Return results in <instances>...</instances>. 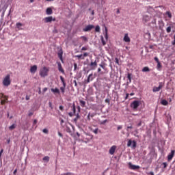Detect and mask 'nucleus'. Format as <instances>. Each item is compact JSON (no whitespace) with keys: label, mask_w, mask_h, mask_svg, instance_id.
Segmentation results:
<instances>
[{"label":"nucleus","mask_w":175,"mask_h":175,"mask_svg":"<svg viewBox=\"0 0 175 175\" xmlns=\"http://www.w3.org/2000/svg\"><path fill=\"white\" fill-rule=\"evenodd\" d=\"M11 84L10 75H6L3 79V85L5 87H8Z\"/></svg>","instance_id":"f257e3e1"},{"label":"nucleus","mask_w":175,"mask_h":175,"mask_svg":"<svg viewBox=\"0 0 175 175\" xmlns=\"http://www.w3.org/2000/svg\"><path fill=\"white\" fill-rule=\"evenodd\" d=\"M49 70L46 67H44L40 70V75L41 77H44L48 75Z\"/></svg>","instance_id":"f03ea898"},{"label":"nucleus","mask_w":175,"mask_h":175,"mask_svg":"<svg viewBox=\"0 0 175 175\" xmlns=\"http://www.w3.org/2000/svg\"><path fill=\"white\" fill-rule=\"evenodd\" d=\"M127 146L129 147L131 146V148H133L135 149L137 146V142L136 141H132V140H129L128 142H127Z\"/></svg>","instance_id":"7ed1b4c3"},{"label":"nucleus","mask_w":175,"mask_h":175,"mask_svg":"<svg viewBox=\"0 0 175 175\" xmlns=\"http://www.w3.org/2000/svg\"><path fill=\"white\" fill-rule=\"evenodd\" d=\"M3 98L1 101V104L2 105H5L6 103H8V97L6 96H4L3 94H0V99Z\"/></svg>","instance_id":"20e7f679"},{"label":"nucleus","mask_w":175,"mask_h":175,"mask_svg":"<svg viewBox=\"0 0 175 175\" xmlns=\"http://www.w3.org/2000/svg\"><path fill=\"white\" fill-rule=\"evenodd\" d=\"M56 18L53 16H49L44 18V21L45 23H51L52 21H55Z\"/></svg>","instance_id":"39448f33"},{"label":"nucleus","mask_w":175,"mask_h":175,"mask_svg":"<svg viewBox=\"0 0 175 175\" xmlns=\"http://www.w3.org/2000/svg\"><path fill=\"white\" fill-rule=\"evenodd\" d=\"M151 18H152L151 16L147 14H144V16H142V22L144 23H147L150 21Z\"/></svg>","instance_id":"423d86ee"},{"label":"nucleus","mask_w":175,"mask_h":175,"mask_svg":"<svg viewBox=\"0 0 175 175\" xmlns=\"http://www.w3.org/2000/svg\"><path fill=\"white\" fill-rule=\"evenodd\" d=\"M139 105H140V102L138 100H135L133 103H131V108L134 109H137Z\"/></svg>","instance_id":"0eeeda50"},{"label":"nucleus","mask_w":175,"mask_h":175,"mask_svg":"<svg viewBox=\"0 0 175 175\" xmlns=\"http://www.w3.org/2000/svg\"><path fill=\"white\" fill-rule=\"evenodd\" d=\"M163 83H159V87H154L152 88V92H159L161 90V89L163 88Z\"/></svg>","instance_id":"6e6552de"},{"label":"nucleus","mask_w":175,"mask_h":175,"mask_svg":"<svg viewBox=\"0 0 175 175\" xmlns=\"http://www.w3.org/2000/svg\"><path fill=\"white\" fill-rule=\"evenodd\" d=\"M174 154H175V150H171L170 153L167 155V161H170L174 157Z\"/></svg>","instance_id":"1a4fd4ad"},{"label":"nucleus","mask_w":175,"mask_h":175,"mask_svg":"<svg viewBox=\"0 0 175 175\" xmlns=\"http://www.w3.org/2000/svg\"><path fill=\"white\" fill-rule=\"evenodd\" d=\"M89 54L88 53H85L83 55H78L75 57H77L79 59H85V57H88Z\"/></svg>","instance_id":"9d476101"},{"label":"nucleus","mask_w":175,"mask_h":175,"mask_svg":"<svg viewBox=\"0 0 175 175\" xmlns=\"http://www.w3.org/2000/svg\"><path fill=\"white\" fill-rule=\"evenodd\" d=\"M94 28V25H88L87 27H85V28L83 29V31H85V32L86 31H90Z\"/></svg>","instance_id":"9b49d317"},{"label":"nucleus","mask_w":175,"mask_h":175,"mask_svg":"<svg viewBox=\"0 0 175 175\" xmlns=\"http://www.w3.org/2000/svg\"><path fill=\"white\" fill-rule=\"evenodd\" d=\"M116 148H117L116 146H112V147H111V148H109V154L113 155L115 153Z\"/></svg>","instance_id":"f8f14e48"},{"label":"nucleus","mask_w":175,"mask_h":175,"mask_svg":"<svg viewBox=\"0 0 175 175\" xmlns=\"http://www.w3.org/2000/svg\"><path fill=\"white\" fill-rule=\"evenodd\" d=\"M129 167H130V169L132 170H137L139 169L140 167L139 165H133L131 163H129Z\"/></svg>","instance_id":"ddd939ff"},{"label":"nucleus","mask_w":175,"mask_h":175,"mask_svg":"<svg viewBox=\"0 0 175 175\" xmlns=\"http://www.w3.org/2000/svg\"><path fill=\"white\" fill-rule=\"evenodd\" d=\"M72 110H73V112H70L68 113V115L70 116V117H72L74 115H75L76 113V107H75V105L73 104L72 105Z\"/></svg>","instance_id":"4468645a"},{"label":"nucleus","mask_w":175,"mask_h":175,"mask_svg":"<svg viewBox=\"0 0 175 175\" xmlns=\"http://www.w3.org/2000/svg\"><path fill=\"white\" fill-rule=\"evenodd\" d=\"M98 64L97 62L96 61H94V62H91L90 64V66H91V70H95L96 68L97 67Z\"/></svg>","instance_id":"2eb2a0df"},{"label":"nucleus","mask_w":175,"mask_h":175,"mask_svg":"<svg viewBox=\"0 0 175 175\" xmlns=\"http://www.w3.org/2000/svg\"><path fill=\"white\" fill-rule=\"evenodd\" d=\"M123 41H124L126 42H131V39H130L128 33L124 34V38H123Z\"/></svg>","instance_id":"dca6fc26"},{"label":"nucleus","mask_w":175,"mask_h":175,"mask_svg":"<svg viewBox=\"0 0 175 175\" xmlns=\"http://www.w3.org/2000/svg\"><path fill=\"white\" fill-rule=\"evenodd\" d=\"M37 70H38L37 66H36V65H34V66H33L31 67L30 72H31V73H33V74H34V73L37 71Z\"/></svg>","instance_id":"f3484780"},{"label":"nucleus","mask_w":175,"mask_h":175,"mask_svg":"<svg viewBox=\"0 0 175 175\" xmlns=\"http://www.w3.org/2000/svg\"><path fill=\"white\" fill-rule=\"evenodd\" d=\"M58 69H59V70L61 72H62L63 74L65 73V71H64V70L63 69L62 66V64H61L60 62L58 63Z\"/></svg>","instance_id":"a211bd4d"},{"label":"nucleus","mask_w":175,"mask_h":175,"mask_svg":"<svg viewBox=\"0 0 175 175\" xmlns=\"http://www.w3.org/2000/svg\"><path fill=\"white\" fill-rule=\"evenodd\" d=\"M58 57L61 59L62 62H63V51L62 49H60V51L58 53Z\"/></svg>","instance_id":"6ab92c4d"},{"label":"nucleus","mask_w":175,"mask_h":175,"mask_svg":"<svg viewBox=\"0 0 175 175\" xmlns=\"http://www.w3.org/2000/svg\"><path fill=\"white\" fill-rule=\"evenodd\" d=\"M104 37H105V40L107 41L109 36H108V29L107 28L105 27V33H104Z\"/></svg>","instance_id":"aec40b11"},{"label":"nucleus","mask_w":175,"mask_h":175,"mask_svg":"<svg viewBox=\"0 0 175 175\" xmlns=\"http://www.w3.org/2000/svg\"><path fill=\"white\" fill-rule=\"evenodd\" d=\"M94 79V77H93V74H90L88 78V80H87V83H90V81H92V80Z\"/></svg>","instance_id":"412c9836"},{"label":"nucleus","mask_w":175,"mask_h":175,"mask_svg":"<svg viewBox=\"0 0 175 175\" xmlns=\"http://www.w3.org/2000/svg\"><path fill=\"white\" fill-rule=\"evenodd\" d=\"M53 14V10L51 8L46 9V14L51 15Z\"/></svg>","instance_id":"4be33fe9"},{"label":"nucleus","mask_w":175,"mask_h":175,"mask_svg":"<svg viewBox=\"0 0 175 175\" xmlns=\"http://www.w3.org/2000/svg\"><path fill=\"white\" fill-rule=\"evenodd\" d=\"M161 104L164 105V106H167L168 105V102L165 100V99H163L161 101Z\"/></svg>","instance_id":"5701e85b"},{"label":"nucleus","mask_w":175,"mask_h":175,"mask_svg":"<svg viewBox=\"0 0 175 175\" xmlns=\"http://www.w3.org/2000/svg\"><path fill=\"white\" fill-rule=\"evenodd\" d=\"M60 79H61V81H62V83H63V85H64L63 88H66V82H65L64 78L62 76H61V77H60Z\"/></svg>","instance_id":"b1692460"},{"label":"nucleus","mask_w":175,"mask_h":175,"mask_svg":"<svg viewBox=\"0 0 175 175\" xmlns=\"http://www.w3.org/2000/svg\"><path fill=\"white\" fill-rule=\"evenodd\" d=\"M80 102V105L82 107H85V101L83 100H79Z\"/></svg>","instance_id":"393cba45"},{"label":"nucleus","mask_w":175,"mask_h":175,"mask_svg":"<svg viewBox=\"0 0 175 175\" xmlns=\"http://www.w3.org/2000/svg\"><path fill=\"white\" fill-rule=\"evenodd\" d=\"M51 91L53 92V93H57V94H59L60 92H59V90L58 88H52L51 89Z\"/></svg>","instance_id":"a878e982"},{"label":"nucleus","mask_w":175,"mask_h":175,"mask_svg":"<svg viewBox=\"0 0 175 175\" xmlns=\"http://www.w3.org/2000/svg\"><path fill=\"white\" fill-rule=\"evenodd\" d=\"M172 25H170L168 27L166 28V32L167 33H170L171 32V30H172Z\"/></svg>","instance_id":"bb28decb"},{"label":"nucleus","mask_w":175,"mask_h":175,"mask_svg":"<svg viewBox=\"0 0 175 175\" xmlns=\"http://www.w3.org/2000/svg\"><path fill=\"white\" fill-rule=\"evenodd\" d=\"M100 38H101V42L103 43V46H105L106 44H107V42H105V40L103 36H101Z\"/></svg>","instance_id":"cd10ccee"},{"label":"nucleus","mask_w":175,"mask_h":175,"mask_svg":"<svg viewBox=\"0 0 175 175\" xmlns=\"http://www.w3.org/2000/svg\"><path fill=\"white\" fill-rule=\"evenodd\" d=\"M16 27H17L19 30H21V29H22L21 28V27L23 26V24L21 23H17L16 25Z\"/></svg>","instance_id":"c85d7f7f"},{"label":"nucleus","mask_w":175,"mask_h":175,"mask_svg":"<svg viewBox=\"0 0 175 175\" xmlns=\"http://www.w3.org/2000/svg\"><path fill=\"white\" fill-rule=\"evenodd\" d=\"M150 70L148 67H144V68H142V72H150Z\"/></svg>","instance_id":"c756f323"},{"label":"nucleus","mask_w":175,"mask_h":175,"mask_svg":"<svg viewBox=\"0 0 175 175\" xmlns=\"http://www.w3.org/2000/svg\"><path fill=\"white\" fill-rule=\"evenodd\" d=\"M165 15H167L169 18H171L172 17V15L170 12H166Z\"/></svg>","instance_id":"7c9ffc66"},{"label":"nucleus","mask_w":175,"mask_h":175,"mask_svg":"<svg viewBox=\"0 0 175 175\" xmlns=\"http://www.w3.org/2000/svg\"><path fill=\"white\" fill-rule=\"evenodd\" d=\"M131 74L129 73L127 74V79H129V83H131L132 82V80H131Z\"/></svg>","instance_id":"2f4dec72"},{"label":"nucleus","mask_w":175,"mask_h":175,"mask_svg":"<svg viewBox=\"0 0 175 175\" xmlns=\"http://www.w3.org/2000/svg\"><path fill=\"white\" fill-rule=\"evenodd\" d=\"M16 125L15 124H13L12 126L9 127L10 130H13L16 128Z\"/></svg>","instance_id":"473e14b6"},{"label":"nucleus","mask_w":175,"mask_h":175,"mask_svg":"<svg viewBox=\"0 0 175 175\" xmlns=\"http://www.w3.org/2000/svg\"><path fill=\"white\" fill-rule=\"evenodd\" d=\"M43 160L48 162V161H49L50 158H49V157L46 156V157H44L43 158Z\"/></svg>","instance_id":"72a5a7b5"},{"label":"nucleus","mask_w":175,"mask_h":175,"mask_svg":"<svg viewBox=\"0 0 175 175\" xmlns=\"http://www.w3.org/2000/svg\"><path fill=\"white\" fill-rule=\"evenodd\" d=\"M96 32H100V28L98 25L96 26Z\"/></svg>","instance_id":"f704fd0d"},{"label":"nucleus","mask_w":175,"mask_h":175,"mask_svg":"<svg viewBox=\"0 0 175 175\" xmlns=\"http://www.w3.org/2000/svg\"><path fill=\"white\" fill-rule=\"evenodd\" d=\"M157 69H160L161 68H162L161 62L157 63Z\"/></svg>","instance_id":"c9c22d12"},{"label":"nucleus","mask_w":175,"mask_h":175,"mask_svg":"<svg viewBox=\"0 0 175 175\" xmlns=\"http://www.w3.org/2000/svg\"><path fill=\"white\" fill-rule=\"evenodd\" d=\"M65 88H64V87H61V88H60V90H61V91H62V92L63 94H64V92H65Z\"/></svg>","instance_id":"e433bc0d"},{"label":"nucleus","mask_w":175,"mask_h":175,"mask_svg":"<svg viewBox=\"0 0 175 175\" xmlns=\"http://www.w3.org/2000/svg\"><path fill=\"white\" fill-rule=\"evenodd\" d=\"M90 116L92 118L94 116H93V115H91V113H90L88 114V120H91Z\"/></svg>","instance_id":"4c0bfd02"},{"label":"nucleus","mask_w":175,"mask_h":175,"mask_svg":"<svg viewBox=\"0 0 175 175\" xmlns=\"http://www.w3.org/2000/svg\"><path fill=\"white\" fill-rule=\"evenodd\" d=\"M154 60L157 63L160 62H159V58H158L157 57H154Z\"/></svg>","instance_id":"58836bf2"},{"label":"nucleus","mask_w":175,"mask_h":175,"mask_svg":"<svg viewBox=\"0 0 175 175\" xmlns=\"http://www.w3.org/2000/svg\"><path fill=\"white\" fill-rule=\"evenodd\" d=\"M33 114V111H29V113H28V116L30 117V116H31Z\"/></svg>","instance_id":"ea45409f"},{"label":"nucleus","mask_w":175,"mask_h":175,"mask_svg":"<svg viewBox=\"0 0 175 175\" xmlns=\"http://www.w3.org/2000/svg\"><path fill=\"white\" fill-rule=\"evenodd\" d=\"M43 133L48 134L49 133V131L46 129H43Z\"/></svg>","instance_id":"a19ab883"},{"label":"nucleus","mask_w":175,"mask_h":175,"mask_svg":"<svg viewBox=\"0 0 175 175\" xmlns=\"http://www.w3.org/2000/svg\"><path fill=\"white\" fill-rule=\"evenodd\" d=\"M81 50L82 51H87V50H88V46H84V47L82 48Z\"/></svg>","instance_id":"79ce46f5"},{"label":"nucleus","mask_w":175,"mask_h":175,"mask_svg":"<svg viewBox=\"0 0 175 175\" xmlns=\"http://www.w3.org/2000/svg\"><path fill=\"white\" fill-rule=\"evenodd\" d=\"M162 164H163L164 168H166V167H167V163L164 162V163H163Z\"/></svg>","instance_id":"37998d69"},{"label":"nucleus","mask_w":175,"mask_h":175,"mask_svg":"<svg viewBox=\"0 0 175 175\" xmlns=\"http://www.w3.org/2000/svg\"><path fill=\"white\" fill-rule=\"evenodd\" d=\"M98 129H94V131H93V133H94L95 134H98Z\"/></svg>","instance_id":"c03bdc74"},{"label":"nucleus","mask_w":175,"mask_h":175,"mask_svg":"<svg viewBox=\"0 0 175 175\" xmlns=\"http://www.w3.org/2000/svg\"><path fill=\"white\" fill-rule=\"evenodd\" d=\"M122 129V126H121V125L118 126V131H120Z\"/></svg>","instance_id":"a18cd8bd"},{"label":"nucleus","mask_w":175,"mask_h":175,"mask_svg":"<svg viewBox=\"0 0 175 175\" xmlns=\"http://www.w3.org/2000/svg\"><path fill=\"white\" fill-rule=\"evenodd\" d=\"M81 38L84 40V41H87L88 38L85 36H82Z\"/></svg>","instance_id":"49530a36"},{"label":"nucleus","mask_w":175,"mask_h":175,"mask_svg":"<svg viewBox=\"0 0 175 175\" xmlns=\"http://www.w3.org/2000/svg\"><path fill=\"white\" fill-rule=\"evenodd\" d=\"M107 122V120H105L101 122L100 124H105Z\"/></svg>","instance_id":"de8ad7c7"},{"label":"nucleus","mask_w":175,"mask_h":175,"mask_svg":"<svg viewBox=\"0 0 175 175\" xmlns=\"http://www.w3.org/2000/svg\"><path fill=\"white\" fill-rule=\"evenodd\" d=\"M142 124V121H139V123L137 124V126H140Z\"/></svg>","instance_id":"09e8293b"},{"label":"nucleus","mask_w":175,"mask_h":175,"mask_svg":"<svg viewBox=\"0 0 175 175\" xmlns=\"http://www.w3.org/2000/svg\"><path fill=\"white\" fill-rule=\"evenodd\" d=\"M129 94H126V98H124V100H127L129 98Z\"/></svg>","instance_id":"8fccbe9b"},{"label":"nucleus","mask_w":175,"mask_h":175,"mask_svg":"<svg viewBox=\"0 0 175 175\" xmlns=\"http://www.w3.org/2000/svg\"><path fill=\"white\" fill-rule=\"evenodd\" d=\"M75 115L77 116L76 118H78V119L80 118V116H79V113L77 114V113H75Z\"/></svg>","instance_id":"3c124183"},{"label":"nucleus","mask_w":175,"mask_h":175,"mask_svg":"<svg viewBox=\"0 0 175 175\" xmlns=\"http://www.w3.org/2000/svg\"><path fill=\"white\" fill-rule=\"evenodd\" d=\"M3 152V149H1V150L0 152V159H1V154H2Z\"/></svg>","instance_id":"603ef678"},{"label":"nucleus","mask_w":175,"mask_h":175,"mask_svg":"<svg viewBox=\"0 0 175 175\" xmlns=\"http://www.w3.org/2000/svg\"><path fill=\"white\" fill-rule=\"evenodd\" d=\"M37 122H38L37 120H33V125L36 124Z\"/></svg>","instance_id":"864d4df0"},{"label":"nucleus","mask_w":175,"mask_h":175,"mask_svg":"<svg viewBox=\"0 0 175 175\" xmlns=\"http://www.w3.org/2000/svg\"><path fill=\"white\" fill-rule=\"evenodd\" d=\"M59 109H60V110L63 111V110H64V107L61 105V106L59 107Z\"/></svg>","instance_id":"5fc2aeb1"},{"label":"nucleus","mask_w":175,"mask_h":175,"mask_svg":"<svg viewBox=\"0 0 175 175\" xmlns=\"http://www.w3.org/2000/svg\"><path fill=\"white\" fill-rule=\"evenodd\" d=\"M74 83H75V86H76V87H77V81H76V80H75V81H74Z\"/></svg>","instance_id":"6e6d98bb"},{"label":"nucleus","mask_w":175,"mask_h":175,"mask_svg":"<svg viewBox=\"0 0 175 175\" xmlns=\"http://www.w3.org/2000/svg\"><path fill=\"white\" fill-rule=\"evenodd\" d=\"M30 99V97L29 96H26V100H29Z\"/></svg>","instance_id":"4d7b16f0"},{"label":"nucleus","mask_w":175,"mask_h":175,"mask_svg":"<svg viewBox=\"0 0 175 175\" xmlns=\"http://www.w3.org/2000/svg\"><path fill=\"white\" fill-rule=\"evenodd\" d=\"M58 135H59V136H60L62 137H63V135L60 132L58 133Z\"/></svg>","instance_id":"13d9d810"},{"label":"nucleus","mask_w":175,"mask_h":175,"mask_svg":"<svg viewBox=\"0 0 175 175\" xmlns=\"http://www.w3.org/2000/svg\"><path fill=\"white\" fill-rule=\"evenodd\" d=\"M49 107H50L51 109H53L52 103H51V102L49 103Z\"/></svg>","instance_id":"bf43d9fd"},{"label":"nucleus","mask_w":175,"mask_h":175,"mask_svg":"<svg viewBox=\"0 0 175 175\" xmlns=\"http://www.w3.org/2000/svg\"><path fill=\"white\" fill-rule=\"evenodd\" d=\"M47 90H48V89H47L46 88H45L43 89V92H45L47 91Z\"/></svg>","instance_id":"052dcab7"},{"label":"nucleus","mask_w":175,"mask_h":175,"mask_svg":"<svg viewBox=\"0 0 175 175\" xmlns=\"http://www.w3.org/2000/svg\"><path fill=\"white\" fill-rule=\"evenodd\" d=\"M74 66H75V70H76L77 68V64H75Z\"/></svg>","instance_id":"680f3d73"},{"label":"nucleus","mask_w":175,"mask_h":175,"mask_svg":"<svg viewBox=\"0 0 175 175\" xmlns=\"http://www.w3.org/2000/svg\"><path fill=\"white\" fill-rule=\"evenodd\" d=\"M17 173V169H16L14 171V174H16Z\"/></svg>","instance_id":"e2e57ef3"},{"label":"nucleus","mask_w":175,"mask_h":175,"mask_svg":"<svg viewBox=\"0 0 175 175\" xmlns=\"http://www.w3.org/2000/svg\"><path fill=\"white\" fill-rule=\"evenodd\" d=\"M133 129V126H127V129Z\"/></svg>","instance_id":"0e129e2a"},{"label":"nucleus","mask_w":175,"mask_h":175,"mask_svg":"<svg viewBox=\"0 0 175 175\" xmlns=\"http://www.w3.org/2000/svg\"><path fill=\"white\" fill-rule=\"evenodd\" d=\"M172 45H175V40H174V41L172 42Z\"/></svg>","instance_id":"69168bd1"},{"label":"nucleus","mask_w":175,"mask_h":175,"mask_svg":"<svg viewBox=\"0 0 175 175\" xmlns=\"http://www.w3.org/2000/svg\"><path fill=\"white\" fill-rule=\"evenodd\" d=\"M66 175H72V173H67V174H65Z\"/></svg>","instance_id":"338daca9"},{"label":"nucleus","mask_w":175,"mask_h":175,"mask_svg":"<svg viewBox=\"0 0 175 175\" xmlns=\"http://www.w3.org/2000/svg\"><path fill=\"white\" fill-rule=\"evenodd\" d=\"M100 66L101 68H105V66H104L103 65H102V64H100Z\"/></svg>","instance_id":"774afa93"}]
</instances>
